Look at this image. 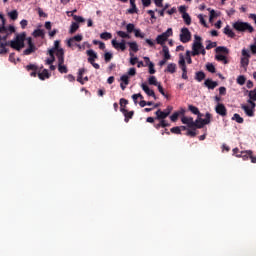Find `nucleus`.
<instances>
[{
	"label": "nucleus",
	"instance_id": "obj_1",
	"mask_svg": "<svg viewBox=\"0 0 256 256\" xmlns=\"http://www.w3.org/2000/svg\"><path fill=\"white\" fill-rule=\"evenodd\" d=\"M25 40H26V33H19L16 35L14 40H10L8 42H0V55H4L8 53L7 46L10 48L17 50L18 52L21 51L22 48L25 47Z\"/></svg>",
	"mask_w": 256,
	"mask_h": 256
},
{
	"label": "nucleus",
	"instance_id": "obj_2",
	"mask_svg": "<svg viewBox=\"0 0 256 256\" xmlns=\"http://www.w3.org/2000/svg\"><path fill=\"white\" fill-rule=\"evenodd\" d=\"M212 115L210 112L205 113V118H198L194 121L192 117H182L181 122L184 125H187V128H191L195 130V128L201 129L205 127V125H209L211 123Z\"/></svg>",
	"mask_w": 256,
	"mask_h": 256
},
{
	"label": "nucleus",
	"instance_id": "obj_3",
	"mask_svg": "<svg viewBox=\"0 0 256 256\" xmlns=\"http://www.w3.org/2000/svg\"><path fill=\"white\" fill-rule=\"evenodd\" d=\"M232 29L239 33H253L255 31L254 27L249 22H243L238 20L232 23Z\"/></svg>",
	"mask_w": 256,
	"mask_h": 256
},
{
	"label": "nucleus",
	"instance_id": "obj_4",
	"mask_svg": "<svg viewBox=\"0 0 256 256\" xmlns=\"http://www.w3.org/2000/svg\"><path fill=\"white\" fill-rule=\"evenodd\" d=\"M194 43H192V51H190L191 56H199V51L201 49H204L205 46H203L202 43V37L195 35L194 36Z\"/></svg>",
	"mask_w": 256,
	"mask_h": 256
},
{
	"label": "nucleus",
	"instance_id": "obj_5",
	"mask_svg": "<svg viewBox=\"0 0 256 256\" xmlns=\"http://www.w3.org/2000/svg\"><path fill=\"white\" fill-rule=\"evenodd\" d=\"M56 56L58 59V72H60L61 74L68 73V67L64 65V50H58Z\"/></svg>",
	"mask_w": 256,
	"mask_h": 256
},
{
	"label": "nucleus",
	"instance_id": "obj_6",
	"mask_svg": "<svg viewBox=\"0 0 256 256\" xmlns=\"http://www.w3.org/2000/svg\"><path fill=\"white\" fill-rule=\"evenodd\" d=\"M172 35H173L172 28H168L167 31H165L164 33L156 36V44H158L162 47L166 46L164 44L167 42L168 38H170Z\"/></svg>",
	"mask_w": 256,
	"mask_h": 256
},
{
	"label": "nucleus",
	"instance_id": "obj_7",
	"mask_svg": "<svg viewBox=\"0 0 256 256\" xmlns=\"http://www.w3.org/2000/svg\"><path fill=\"white\" fill-rule=\"evenodd\" d=\"M247 103L250 105H242V109L249 118H253L255 116V108H256V103L252 102L251 100H247Z\"/></svg>",
	"mask_w": 256,
	"mask_h": 256
},
{
	"label": "nucleus",
	"instance_id": "obj_8",
	"mask_svg": "<svg viewBox=\"0 0 256 256\" xmlns=\"http://www.w3.org/2000/svg\"><path fill=\"white\" fill-rule=\"evenodd\" d=\"M192 39V34L190 33L189 29L184 27L181 30L180 34V41L182 43H189V41Z\"/></svg>",
	"mask_w": 256,
	"mask_h": 256
},
{
	"label": "nucleus",
	"instance_id": "obj_9",
	"mask_svg": "<svg viewBox=\"0 0 256 256\" xmlns=\"http://www.w3.org/2000/svg\"><path fill=\"white\" fill-rule=\"evenodd\" d=\"M214 111H216L217 115H220L221 117H225L228 113V110L226 109L225 105L222 103H218L214 108Z\"/></svg>",
	"mask_w": 256,
	"mask_h": 256
},
{
	"label": "nucleus",
	"instance_id": "obj_10",
	"mask_svg": "<svg viewBox=\"0 0 256 256\" xmlns=\"http://www.w3.org/2000/svg\"><path fill=\"white\" fill-rule=\"evenodd\" d=\"M112 47L116 50H122V52L126 51V40H122V42L118 43L117 40L111 41Z\"/></svg>",
	"mask_w": 256,
	"mask_h": 256
},
{
	"label": "nucleus",
	"instance_id": "obj_11",
	"mask_svg": "<svg viewBox=\"0 0 256 256\" xmlns=\"http://www.w3.org/2000/svg\"><path fill=\"white\" fill-rule=\"evenodd\" d=\"M142 91L147 94V96L154 98V100H157V96L155 95V92L149 88V86L145 83L141 84Z\"/></svg>",
	"mask_w": 256,
	"mask_h": 256
},
{
	"label": "nucleus",
	"instance_id": "obj_12",
	"mask_svg": "<svg viewBox=\"0 0 256 256\" xmlns=\"http://www.w3.org/2000/svg\"><path fill=\"white\" fill-rule=\"evenodd\" d=\"M120 112L124 115V121L125 123H128L130 119H132L133 115H135L134 111H129L126 108H120Z\"/></svg>",
	"mask_w": 256,
	"mask_h": 256
},
{
	"label": "nucleus",
	"instance_id": "obj_13",
	"mask_svg": "<svg viewBox=\"0 0 256 256\" xmlns=\"http://www.w3.org/2000/svg\"><path fill=\"white\" fill-rule=\"evenodd\" d=\"M26 70L27 71H32L31 73H30V76L31 77H37L38 76V70H39V68H38V66L37 65H35V64H28L26 67Z\"/></svg>",
	"mask_w": 256,
	"mask_h": 256
},
{
	"label": "nucleus",
	"instance_id": "obj_14",
	"mask_svg": "<svg viewBox=\"0 0 256 256\" xmlns=\"http://www.w3.org/2000/svg\"><path fill=\"white\" fill-rule=\"evenodd\" d=\"M156 118L155 120L158 121H164L168 116H170L169 113L163 112L161 109H158V111L155 112Z\"/></svg>",
	"mask_w": 256,
	"mask_h": 256
},
{
	"label": "nucleus",
	"instance_id": "obj_15",
	"mask_svg": "<svg viewBox=\"0 0 256 256\" xmlns=\"http://www.w3.org/2000/svg\"><path fill=\"white\" fill-rule=\"evenodd\" d=\"M204 86L209 90H214L219 84L216 81H212L211 79H207L204 81Z\"/></svg>",
	"mask_w": 256,
	"mask_h": 256
},
{
	"label": "nucleus",
	"instance_id": "obj_16",
	"mask_svg": "<svg viewBox=\"0 0 256 256\" xmlns=\"http://www.w3.org/2000/svg\"><path fill=\"white\" fill-rule=\"evenodd\" d=\"M252 156V151L247 150V151H242L240 154H236L237 158H242L244 161H246L248 158H251Z\"/></svg>",
	"mask_w": 256,
	"mask_h": 256
},
{
	"label": "nucleus",
	"instance_id": "obj_17",
	"mask_svg": "<svg viewBox=\"0 0 256 256\" xmlns=\"http://www.w3.org/2000/svg\"><path fill=\"white\" fill-rule=\"evenodd\" d=\"M88 63H93L98 58L97 53L94 50H87Z\"/></svg>",
	"mask_w": 256,
	"mask_h": 256
},
{
	"label": "nucleus",
	"instance_id": "obj_18",
	"mask_svg": "<svg viewBox=\"0 0 256 256\" xmlns=\"http://www.w3.org/2000/svg\"><path fill=\"white\" fill-rule=\"evenodd\" d=\"M129 2H130L131 8L128 9L127 11L130 15H133V14L137 13V11H138L137 6H136V0H129Z\"/></svg>",
	"mask_w": 256,
	"mask_h": 256
},
{
	"label": "nucleus",
	"instance_id": "obj_19",
	"mask_svg": "<svg viewBox=\"0 0 256 256\" xmlns=\"http://www.w3.org/2000/svg\"><path fill=\"white\" fill-rule=\"evenodd\" d=\"M38 77L41 81H44L46 79H49L51 77V74H49L47 69H44L43 71L38 73Z\"/></svg>",
	"mask_w": 256,
	"mask_h": 256
},
{
	"label": "nucleus",
	"instance_id": "obj_20",
	"mask_svg": "<svg viewBox=\"0 0 256 256\" xmlns=\"http://www.w3.org/2000/svg\"><path fill=\"white\" fill-rule=\"evenodd\" d=\"M189 111L193 114V115H198L199 119H202L203 114L199 111V109L197 107H195L194 105H189Z\"/></svg>",
	"mask_w": 256,
	"mask_h": 256
},
{
	"label": "nucleus",
	"instance_id": "obj_21",
	"mask_svg": "<svg viewBox=\"0 0 256 256\" xmlns=\"http://www.w3.org/2000/svg\"><path fill=\"white\" fill-rule=\"evenodd\" d=\"M82 40H83V36L81 34H78V35L70 38V40H68L67 46L71 47V43H73V42H81Z\"/></svg>",
	"mask_w": 256,
	"mask_h": 256
},
{
	"label": "nucleus",
	"instance_id": "obj_22",
	"mask_svg": "<svg viewBox=\"0 0 256 256\" xmlns=\"http://www.w3.org/2000/svg\"><path fill=\"white\" fill-rule=\"evenodd\" d=\"M0 20H1L0 33H6L7 32L6 19H4V16L2 14H0Z\"/></svg>",
	"mask_w": 256,
	"mask_h": 256
},
{
	"label": "nucleus",
	"instance_id": "obj_23",
	"mask_svg": "<svg viewBox=\"0 0 256 256\" xmlns=\"http://www.w3.org/2000/svg\"><path fill=\"white\" fill-rule=\"evenodd\" d=\"M224 34L227 35L231 39H233L235 37V33L233 32V30L230 28L229 25L225 26Z\"/></svg>",
	"mask_w": 256,
	"mask_h": 256
},
{
	"label": "nucleus",
	"instance_id": "obj_24",
	"mask_svg": "<svg viewBox=\"0 0 256 256\" xmlns=\"http://www.w3.org/2000/svg\"><path fill=\"white\" fill-rule=\"evenodd\" d=\"M206 74L203 71H198L195 73V80L198 82H202V80H205Z\"/></svg>",
	"mask_w": 256,
	"mask_h": 256
},
{
	"label": "nucleus",
	"instance_id": "obj_25",
	"mask_svg": "<svg viewBox=\"0 0 256 256\" xmlns=\"http://www.w3.org/2000/svg\"><path fill=\"white\" fill-rule=\"evenodd\" d=\"M35 51H37V47L34 46H28V48L23 51V55L25 56H30L32 53H35Z\"/></svg>",
	"mask_w": 256,
	"mask_h": 256
},
{
	"label": "nucleus",
	"instance_id": "obj_26",
	"mask_svg": "<svg viewBox=\"0 0 256 256\" xmlns=\"http://www.w3.org/2000/svg\"><path fill=\"white\" fill-rule=\"evenodd\" d=\"M215 59H216L218 62L224 63L225 65L229 63L228 58L225 57L223 54H217V55L215 56Z\"/></svg>",
	"mask_w": 256,
	"mask_h": 256
},
{
	"label": "nucleus",
	"instance_id": "obj_27",
	"mask_svg": "<svg viewBox=\"0 0 256 256\" xmlns=\"http://www.w3.org/2000/svg\"><path fill=\"white\" fill-rule=\"evenodd\" d=\"M127 44L130 48V51L133 53L139 52V45L136 42H128Z\"/></svg>",
	"mask_w": 256,
	"mask_h": 256
},
{
	"label": "nucleus",
	"instance_id": "obj_28",
	"mask_svg": "<svg viewBox=\"0 0 256 256\" xmlns=\"http://www.w3.org/2000/svg\"><path fill=\"white\" fill-rule=\"evenodd\" d=\"M176 69H177L176 64L170 63L168 64L167 69H165V72L173 74V73H176Z\"/></svg>",
	"mask_w": 256,
	"mask_h": 256
},
{
	"label": "nucleus",
	"instance_id": "obj_29",
	"mask_svg": "<svg viewBox=\"0 0 256 256\" xmlns=\"http://www.w3.org/2000/svg\"><path fill=\"white\" fill-rule=\"evenodd\" d=\"M163 59H165V60L171 59L170 50L168 49L167 46H163Z\"/></svg>",
	"mask_w": 256,
	"mask_h": 256
},
{
	"label": "nucleus",
	"instance_id": "obj_30",
	"mask_svg": "<svg viewBox=\"0 0 256 256\" xmlns=\"http://www.w3.org/2000/svg\"><path fill=\"white\" fill-rule=\"evenodd\" d=\"M231 120H232V121H236V123H238V124H243V122L245 121V120L241 117V115H239V114H237V113H235L234 116H232Z\"/></svg>",
	"mask_w": 256,
	"mask_h": 256
},
{
	"label": "nucleus",
	"instance_id": "obj_31",
	"mask_svg": "<svg viewBox=\"0 0 256 256\" xmlns=\"http://www.w3.org/2000/svg\"><path fill=\"white\" fill-rule=\"evenodd\" d=\"M125 29L127 30V33H128V34L134 33L135 31L138 30V29L135 28V24H133V23L127 24V26L125 27Z\"/></svg>",
	"mask_w": 256,
	"mask_h": 256
},
{
	"label": "nucleus",
	"instance_id": "obj_32",
	"mask_svg": "<svg viewBox=\"0 0 256 256\" xmlns=\"http://www.w3.org/2000/svg\"><path fill=\"white\" fill-rule=\"evenodd\" d=\"M248 97V101H252L253 103L256 102V88H254L252 91H249Z\"/></svg>",
	"mask_w": 256,
	"mask_h": 256
},
{
	"label": "nucleus",
	"instance_id": "obj_33",
	"mask_svg": "<svg viewBox=\"0 0 256 256\" xmlns=\"http://www.w3.org/2000/svg\"><path fill=\"white\" fill-rule=\"evenodd\" d=\"M8 16L13 21H16L19 18V12H17V10H13V11L8 13Z\"/></svg>",
	"mask_w": 256,
	"mask_h": 256
},
{
	"label": "nucleus",
	"instance_id": "obj_34",
	"mask_svg": "<svg viewBox=\"0 0 256 256\" xmlns=\"http://www.w3.org/2000/svg\"><path fill=\"white\" fill-rule=\"evenodd\" d=\"M182 19H184V22L186 25H191L192 24V18L188 13H185L182 15Z\"/></svg>",
	"mask_w": 256,
	"mask_h": 256
},
{
	"label": "nucleus",
	"instance_id": "obj_35",
	"mask_svg": "<svg viewBox=\"0 0 256 256\" xmlns=\"http://www.w3.org/2000/svg\"><path fill=\"white\" fill-rule=\"evenodd\" d=\"M116 35H118L122 39H131L130 34L124 32V31H118V32H116Z\"/></svg>",
	"mask_w": 256,
	"mask_h": 256
},
{
	"label": "nucleus",
	"instance_id": "obj_36",
	"mask_svg": "<svg viewBox=\"0 0 256 256\" xmlns=\"http://www.w3.org/2000/svg\"><path fill=\"white\" fill-rule=\"evenodd\" d=\"M32 36H34V38H43L44 37V30H34V32L32 33Z\"/></svg>",
	"mask_w": 256,
	"mask_h": 256
},
{
	"label": "nucleus",
	"instance_id": "obj_37",
	"mask_svg": "<svg viewBox=\"0 0 256 256\" xmlns=\"http://www.w3.org/2000/svg\"><path fill=\"white\" fill-rule=\"evenodd\" d=\"M149 85H152V86L156 87L158 85H161V83L157 81V78L155 76H150Z\"/></svg>",
	"mask_w": 256,
	"mask_h": 256
},
{
	"label": "nucleus",
	"instance_id": "obj_38",
	"mask_svg": "<svg viewBox=\"0 0 256 256\" xmlns=\"http://www.w3.org/2000/svg\"><path fill=\"white\" fill-rule=\"evenodd\" d=\"M216 53H225L226 55H228L229 54V50L225 46H218L216 48Z\"/></svg>",
	"mask_w": 256,
	"mask_h": 256
},
{
	"label": "nucleus",
	"instance_id": "obj_39",
	"mask_svg": "<svg viewBox=\"0 0 256 256\" xmlns=\"http://www.w3.org/2000/svg\"><path fill=\"white\" fill-rule=\"evenodd\" d=\"M79 29V25L77 22H72L71 26H70V34H74L75 32H77Z\"/></svg>",
	"mask_w": 256,
	"mask_h": 256
},
{
	"label": "nucleus",
	"instance_id": "obj_40",
	"mask_svg": "<svg viewBox=\"0 0 256 256\" xmlns=\"http://www.w3.org/2000/svg\"><path fill=\"white\" fill-rule=\"evenodd\" d=\"M178 65H180L181 70L188 69L186 67V62H185L184 56L181 55L180 60L178 61Z\"/></svg>",
	"mask_w": 256,
	"mask_h": 256
},
{
	"label": "nucleus",
	"instance_id": "obj_41",
	"mask_svg": "<svg viewBox=\"0 0 256 256\" xmlns=\"http://www.w3.org/2000/svg\"><path fill=\"white\" fill-rule=\"evenodd\" d=\"M249 63H250V58L242 57V59L240 60V64L242 65L243 68H247Z\"/></svg>",
	"mask_w": 256,
	"mask_h": 256
},
{
	"label": "nucleus",
	"instance_id": "obj_42",
	"mask_svg": "<svg viewBox=\"0 0 256 256\" xmlns=\"http://www.w3.org/2000/svg\"><path fill=\"white\" fill-rule=\"evenodd\" d=\"M9 33H0V43H7Z\"/></svg>",
	"mask_w": 256,
	"mask_h": 256
},
{
	"label": "nucleus",
	"instance_id": "obj_43",
	"mask_svg": "<svg viewBox=\"0 0 256 256\" xmlns=\"http://www.w3.org/2000/svg\"><path fill=\"white\" fill-rule=\"evenodd\" d=\"M236 83H238L240 86L245 85V83H246V78H245V76L240 75V76L238 77V79H236Z\"/></svg>",
	"mask_w": 256,
	"mask_h": 256
},
{
	"label": "nucleus",
	"instance_id": "obj_44",
	"mask_svg": "<svg viewBox=\"0 0 256 256\" xmlns=\"http://www.w3.org/2000/svg\"><path fill=\"white\" fill-rule=\"evenodd\" d=\"M113 36L111 35V33L105 32V33H101L100 34V38L103 40L108 41L109 39H111Z\"/></svg>",
	"mask_w": 256,
	"mask_h": 256
},
{
	"label": "nucleus",
	"instance_id": "obj_45",
	"mask_svg": "<svg viewBox=\"0 0 256 256\" xmlns=\"http://www.w3.org/2000/svg\"><path fill=\"white\" fill-rule=\"evenodd\" d=\"M133 33L136 38H140V39L145 38V33H142L140 29L134 31Z\"/></svg>",
	"mask_w": 256,
	"mask_h": 256
},
{
	"label": "nucleus",
	"instance_id": "obj_46",
	"mask_svg": "<svg viewBox=\"0 0 256 256\" xmlns=\"http://www.w3.org/2000/svg\"><path fill=\"white\" fill-rule=\"evenodd\" d=\"M207 46H205V49L211 50L217 46L216 42H211V40H207Z\"/></svg>",
	"mask_w": 256,
	"mask_h": 256
},
{
	"label": "nucleus",
	"instance_id": "obj_47",
	"mask_svg": "<svg viewBox=\"0 0 256 256\" xmlns=\"http://www.w3.org/2000/svg\"><path fill=\"white\" fill-rule=\"evenodd\" d=\"M72 19H74L78 23H83L85 22V19L82 16H77L74 14H71Z\"/></svg>",
	"mask_w": 256,
	"mask_h": 256
},
{
	"label": "nucleus",
	"instance_id": "obj_48",
	"mask_svg": "<svg viewBox=\"0 0 256 256\" xmlns=\"http://www.w3.org/2000/svg\"><path fill=\"white\" fill-rule=\"evenodd\" d=\"M170 133L176 134V135H181V128L179 126L173 127L170 129Z\"/></svg>",
	"mask_w": 256,
	"mask_h": 256
},
{
	"label": "nucleus",
	"instance_id": "obj_49",
	"mask_svg": "<svg viewBox=\"0 0 256 256\" xmlns=\"http://www.w3.org/2000/svg\"><path fill=\"white\" fill-rule=\"evenodd\" d=\"M192 53H190V50H187L186 51V62L187 64H192L193 63V60H192Z\"/></svg>",
	"mask_w": 256,
	"mask_h": 256
},
{
	"label": "nucleus",
	"instance_id": "obj_50",
	"mask_svg": "<svg viewBox=\"0 0 256 256\" xmlns=\"http://www.w3.org/2000/svg\"><path fill=\"white\" fill-rule=\"evenodd\" d=\"M120 80L124 83L125 86H127V85L130 83V79H129V77H128L126 74H124V75L120 78Z\"/></svg>",
	"mask_w": 256,
	"mask_h": 256
},
{
	"label": "nucleus",
	"instance_id": "obj_51",
	"mask_svg": "<svg viewBox=\"0 0 256 256\" xmlns=\"http://www.w3.org/2000/svg\"><path fill=\"white\" fill-rule=\"evenodd\" d=\"M180 113L174 112L172 115H170V121L176 122L177 119H179Z\"/></svg>",
	"mask_w": 256,
	"mask_h": 256
},
{
	"label": "nucleus",
	"instance_id": "obj_52",
	"mask_svg": "<svg viewBox=\"0 0 256 256\" xmlns=\"http://www.w3.org/2000/svg\"><path fill=\"white\" fill-rule=\"evenodd\" d=\"M127 104H128V100L127 99L120 98V109H122V108L126 109Z\"/></svg>",
	"mask_w": 256,
	"mask_h": 256
},
{
	"label": "nucleus",
	"instance_id": "obj_53",
	"mask_svg": "<svg viewBox=\"0 0 256 256\" xmlns=\"http://www.w3.org/2000/svg\"><path fill=\"white\" fill-rule=\"evenodd\" d=\"M205 67L207 68L209 73H215L216 72V68H215V66H213V64H207Z\"/></svg>",
	"mask_w": 256,
	"mask_h": 256
},
{
	"label": "nucleus",
	"instance_id": "obj_54",
	"mask_svg": "<svg viewBox=\"0 0 256 256\" xmlns=\"http://www.w3.org/2000/svg\"><path fill=\"white\" fill-rule=\"evenodd\" d=\"M105 62L109 63L111 59H113V54H111L110 52H106L105 55Z\"/></svg>",
	"mask_w": 256,
	"mask_h": 256
},
{
	"label": "nucleus",
	"instance_id": "obj_55",
	"mask_svg": "<svg viewBox=\"0 0 256 256\" xmlns=\"http://www.w3.org/2000/svg\"><path fill=\"white\" fill-rule=\"evenodd\" d=\"M198 19H199V21H200V24H202L204 27H207L206 20H205V18L203 17L202 14H199V15H198Z\"/></svg>",
	"mask_w": 256,
	"mask_h": 256
},
{
	"label": "nucleus",
	"instance_id": "obj_56",
	"mask_svg": "<svg viewBox=\"0 0 256 256\" xmlns=\"http://www.w3.org/2000/svg\"><path fill=\"white\" fill-rule=\"evenodd\" d=\"M138 62H139L138 57H130V60H129L130 65L135 66L136 63H138Z\"/></svg>",
	"mask_w": 256,
	"mask_h": 256
},
{
	"label": "nucleus",
	"instance_id": "obj_57",
	"mask_svg": "<svg viewBox=\"0 0 256 256\" xmlns=\"http://www.w3.org/2000/svg\"><path fill=\"white\" fill-rule=\"evenodd\" d=\"M156 87H158V91H159L160 94H162L165 98H168V95L164 92L162 84H160Z\"/></svg>",
	"mask_w": 256,
	"mask_h": 256
},
{
	"label": "nucleus",
	"instance_id": "obj_58",
	"mask_svg": "<svg viewBox=\"0 0 256 256\" xmlns=\"http://www.w3.org/2000/svg\"><path fill=\"white\" fill-rule=\"evenodd\" d=\"M15 32H16L15 26H8V28H6V33L8 34H13Z\"/></svg>",
	"mask_w": 256,
	"mask_h": 256
},
{
	"label": "nucleus",
	"instance_id": "obj_59",
	"mask_svg": "<svg viewBox=\"0 0 256 256\" xmlns=\"http://www.w3.org/2000/svg\"><path fill=\"white\" fill-rule=\"evenodd\" d=\"M147 14L150 15L151 20H157V17L155 16V11L154 10H147Z\"/></svg>",
	"mask_w": 256,
	"mask_h": 256
},
{
	"label": "nucleus",
	"instance_id": "obj_60",
	"mask_svg": "<svg viewBox=\"0 0 256 256\" xmlns=\"http://www.w3.org/2000/svg\"><path fill=\"white\" fill-rule=\"evenodd\" d=\"M160 121V125H162V128H167L170 127L171 124L168 123L165 119L164 120H159Z\"/></svg>",
	"mask_w": 256,
	"mask_h": 256
},
{
	"label": "nucleus",
	"instance_id": "obj_61",
	"mask_svg": "<svg viewBox=\"0 0 256 256\" xmlns=\"http://www.w3.org/2000/svg\"><path fill=\"white\" fill-rule=\"evenodd\" d=\"M172 110H173V107L171 105H169V106H167V108L164 109V111H162V113L171 115Z\"/></svg>",
	"mask_w": 256,
	"mask_h": 256
},
{
	"label": "nucleus",
	"instance_id": "obj_62",
	"mask_svg": "<svg viewBox=\"0 0 256 256\" xmlns=\"http://www.w3.org/2000/svg\"><path fill=\"white\" fill-rule=\"evenodd\" d=\"M128 75H129L130 77H133V76L136 75V69H135V67H132V68H130V69L128 70Z\"/></svg>",
	"mask_w": 256,
	"mask_h": 256
},
{
	"label": "nucleus",
	"instance_id": "obj_63",
	"mask_svg": "<svg viewBox=\"0 0 256 256\" xmlns=\"http://www.w3.org/2000/svg\"><path fill=\"white\" fill-rule=\"evenodd\" d=\"M178 11H180V14L182 15L188 14V12H186V6L178 7Z\"/></svg>",
	"mask_w": 256,
	"mask_h": 256
},
{
	"label": "nucleus",
	"instance_id": "obj_64",
	"mask_svg": "<svg viewBox=\"0 0 256 256\" xmlns=\"http://www.w3.org/2000/svg\"><path fill=\"white\" fill-rule=\"evenodd\" d=\"M242 55H243V58H251L250 53L246 49L242 50Z\"/></svg>",
	"mask_w": 256,
	"mask_h": 256
}]
</instances>
